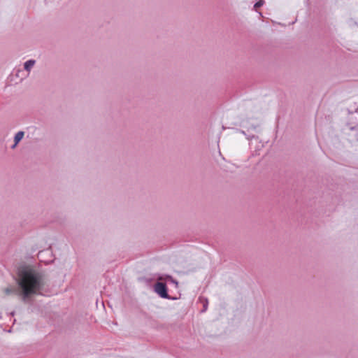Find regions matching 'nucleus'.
<instances>
[{
  "label": "nucleus",
  "instance_id": "423d86ee",
  "mask_svg": "<svg viewBox=\"0 0 358 358\" xmlns=\"http://www.w3.org/2000/svg\"><path fill=\"white\" fill-rule=\"evenodd\" d=\"M264 0H259L255 4L254 8L257 10L258 8L261 7L264 4Z\"/></svg>",
  "mask_w": 358,
  "mask_h": 358
},
{
  "label": "nucleus",
  "instance_id": "f257e3e1",
  "mask_svg": "<svg viewBox=\"0 0 358 358\" xmlns=\"http://www.w3.org/2000/svg\"><path fill=\"white\" fill-rule=\"evenodd\" d=\"M19 285L24 296L36 293L40 289V280L37 274L31 271H24L20 275Z\"/></svg>",
  "mask_w": 358,
  "mask_h": 358
},
{
  "label": "nucleus",
  "instance_id": "f03ea898",
  "mask_svg": "<svg viewBox=\"0 0 358 358\" xmlns=\"http://www.w3.org/2000/svg\"><path fill=\"white\" fill-rule=\"evenodd\" d=\"M155 292L162 297L167 298V290L166 286L164 283L158 282L155 285Z\"/></svg>",
  "mask_w": 358,
  "mask_h": 358
},
{
  "label": "nucleus",
  "instance_id": "39448f33",
  "mask_svg": "<svg viewBox=\"0 0 358 358\" xmlns=\"http://www.w3.org/2000/svg\"><path fill=\"white\" fill-rule=\"evenodd\" d=\"M3 292L4 293L6 294V295H8L13 292H15V289L14 288H10V287H7L6 289H3Z\"/></svg>",
  "mask_w": 358,
  "mask_h": 358
},
{
  "label": "nucleus",
  "instance_id": "7ed1b4c3",
  "mask_svg": "<svg viewBox=\"0 0 358 358\" xmlns=\"http://www.w3.org/2000/svg\"><path fill=\"white\" fill-rule=\"evenodd\" d=\"M24 134L23 131H19L16 134L15 136V144L13 145V148H15L17 144L22 140L23 138Z\"/></svg>",
  "mask_w": 358,
  "mask_h": 358
},
{
  "label": "nucleus",
  "instance_id": "0eeeda50",
  "mask_svg": "<svg viewBox=\"0 0 358 358\" xmlns=\"http://www.w3.org/2000/svg\"><path fill=\"white\" fill-rule=\"evenodd\" d=\"M167 279H168L169 280H170L171 282H173V283H176V285L178 284V282H177L176 281H175V280H174L171 277H170V276H168V277H167Z\"/></svg>",
  "mask_w": 358,
  "mask_h": 358
},
{
  "label": "nucleus",
  "instance_id": "20e7f679",
  "mask_svg": "<svg viewBox=\"0 0 358 358\" xmlns=\"http://www.w3.org/2000/svg\"><path fill=\"white\" fill-rule=\"evenodd\" d=\"M34 64H35V61L33 59H30V60H28L27 62H26L24 64L25 70H27V71H29L31 70V69L34 66Z\"/></svg>",
  "mask_w": 358,
  "mask_h": 358
}]
</instances>
